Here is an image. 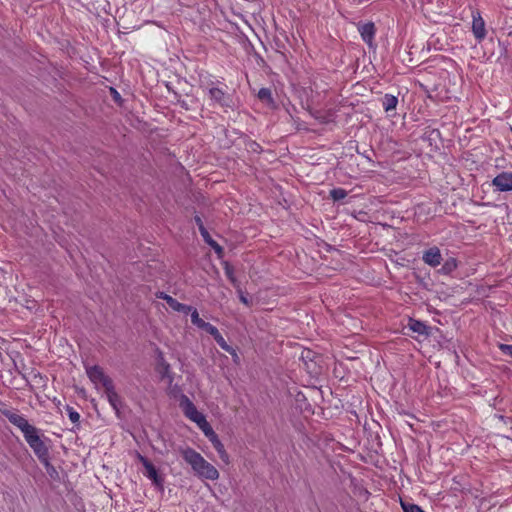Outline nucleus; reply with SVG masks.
Returning <instances> with one entry per match:
<instances>
[{"label":"nucleus","instance_id":"nucleus-32","mask_svg":"<svg viewBox=\"0 0 512 512\" xmlns=\"http://www.w3.org/2000/svg\"><path fill=\"white\" fill-rule=\"evenodd\" d=\"M111 94L113 95V98H114L115 101H119L120 100V95H119V93L114 88H111Z\"/></svg>","mask_w":512,"mask_h":512},{"label":"nucleus","instance_id":"nucleus-25","mask_svg":"<svg viewBox=\"0 0 512 512\" xmlns=\"http://www.w3.org/2000/svg\"><path fill=\"white\" fill-rule=\"evenodd\" d=\"M499 348L505 355L512 358V345L500 344Z\"/></svg>","mask_w":512,"mask_h":512},{"label":"nucleus","instance_id":"nucleus-31","mask_svg":"<svg viewBox=\"0 0 512 512\" xmlns=\"http://www.w3.org/2000/svg\"><path fill=\"white\" fill-rule=\"evenodd\" d=\"M207 438L209 439V441H210V442H214V440H217L219 437H218V435L213 431V432H211V433L208 435V437H207Z\"/></svg>","mask_w":512,"mask_h":512},{"label":"nucleus","instance_id":"nucleus-20","mask_svg":"<svg viewBox=\"0 0 512 512\" xmlns=\"http://www.w3.org/2000/svg\"><path fill=\"white\" fill-rule=\"evenodd\" d=\"M347 191L343 188H334L330 191V197L334 201L343 200L347 196Z\"/></svg>","mask_w":512,"mask_h":512},{"label":"nucleus","instance_id":"nucleus-18","mask_svg":"<svg viewBox=\"0 0 512 512\" xmlns=\"http://www.w3.org/2000/svg\"><path fill=\"white\" fill-rule=\"evenodd\" d=\"M214 338V340L217 342V344L226 352H232L233 351V347L230 346L226 340L224 339V337L220 334L219 331L216 332L215 335L212 336Z\"/></svg>","mask_w":512,"mask_h":512},{"label":"nucleus","instance_id":"nucleus-8","mask_svg":"<svg viewBox=\"0 0 512 512\" xmlns=\"http://www.w3.org/2000/svg\"><path fill=\"white\" fill-rule=\"evenodd\" d=\"M492 185L501 192L512 191V173L502 172L498 174L492 180Z\"/></svg>","mask_w":512,"mask_h":512},{"label":"nucleus","instance_id":"nucleus-12","mask_svg":"<svg viewBox=\"0 0 512 512\" xmlns=\"http://www.w3.org/2000/svg\"><path fill=\"white\" fill-rule=\"evenodd\" d=\"M359 31L363 41H365L369 46H371L375 35L374 24L366 23L359 28Z\"/></svg>","mask_w":512,"mask_h":512},{"label":"nucleus","instance_id":"nucleus-4","mask_svg":"<svg viewBox=\"0 0 512 512\" xmlns=\"http://www.w3.org/2000/svg\"><path fill=\"white\" fill-rule=\"evenodd\" d=\"M180 407L184 415L196 424L205 418V416L197 410L196 406L186 395H182L180 399Z\"/></svg>","mask_w":512,"mask_h":512},{"label":"nucleus","instance_id":"nucleus-6","mask_svg":"<svg viewBox=\"0 0 512 512\" xmlns=\"http://www.w3.org/2000/svg\"><path fill=\"white\" fill-rule=\"evenodd\" d=\"M209 98L220 105L221 107H231L232 106V98L229 94H227L223 89L218 87H210L208 89Z\"/></svg>","mask_w":512,"mask_h":512},{"label":"nucleus","instance_id":"nucleus-9","mask_svg":"<svg viewBox=\"0 0 512 512\" xmlns=\"http://www.w3.org/2000/svg\"><path fill=\"white\" fill-rule=\"evenodd\" d=\"M191 322L197 328L204 330L211 336L215 335L216 332L218 331V329L214 325L205 322L202 318H200L199 313L196 309H193V311L191 312Z\"/></svg>","mask_w":512,"mask_h":512},{"label":"nucleus","instance_id":"nucleus-5","mask_svg":"<svg viewBox=\"0 0 512 512\" xmlns=\"http://www.w3.org/2000/svg\"><path fill=\"white\" fill-rule=\"evenodd\" d=\"M87 375L93 383L101 384L104 389L112 384V380L105 375L103 369L99 366L88 367Z\"/></svg>","mask_w":512,"mask_h":512},{"label":"nucleus","instance_id":"nucleus-22","mask_svg":"<svg viewBox=\"0 0 512 512\" xmlns=\"http://www.w3.org/2000/svg\"><path fill=\"white\" fill-rule=\"evenodd\" d=\"M401 507L404 512H424L418 505L407 504L403 501H401Z\"/></svg>","mask_w":512,"mask_h":512},{"label":"nucleus","instance_id":"nucleus-16","mask_svg":"<svg viewBox=\"0 0 512 512\" xmlns=\"http://www.w3.org/2000/svg\"><path fill=\"white\" fill-rule=\"evenodd\" d=\"M211 443H212L213 447L215 448V450L217 451L220 459L225 464H229L230 463V457H229L228 453L226 452L225 447L222 444V442L220 441V439L218 438L217 440H214V442H211Z\"/></svg>","mask_w":512,"mask_h":512},{"label":"nucleus","instance_id":"nucleus-27","mask_svg":"<svg viewBox=\"0 0 512 512\" xmlns=\"http://www.w3.org/2000/svg\"><path fill=\"white\" fill-rule=\"evenodd\" d=\"M169 371V365L168 364H165L163 361H162V372H161V375H162V380L166 377L170 378V375L168 373Z\"/></svg>","mask_w":512,"mask_h":512},{"label":"nucleus","instance_id":"nucleus-13","mask_svg":"<svg viewBox=\"0 0 512 512\" xmlns=\"http://www.w3.org/2000/svg\"><path fill=\"white\" fill-rule=\"evenodd\" d=\"M139 460L143 464L144 467V474L152 479L155 484H158V475L155 467L152 465L151 462H149L145 457L138 455Z\"/></svg>","mask_w":512,"mask_h":512},{"label":"nucleus","instance_id":"nucleus-34","mask_svg":"<svg viewBox=\"0 0 512 512\" xmlns=\"http://www.w3.org/2000/svg\"><path fill=\"white\" fill-rule=\"evenodd\" d=\"M166 87H167V89L170 91V86H169V84H168V83L166 84Z\"/></svg>","mask_w":512,"mask_h":512},{"label":"nucleus","instance_id":"nucleus-14","mask_svg":"<svg viewBox=\"0 0 512 512\" xmlns=\"http://www.w3.org/2000/svg\"><path fill=\"white\" fill-rule=\"evenodd\" d=\"M105 393L113 409L118 412L120 400L118 394L114 390L113 383L110 385V387L105 388Z\"/></svg>","mask_w":512,"mask_h":512},{"label":"nucleus","instance_id":"nucleus-26","mask_svg":"<svg viewBox=\"0 0 512 512\" xmlns=\"http://www.w3.org/2000/svg\"><path fill=\"white\" fill-rule=\"evenodd\" d=\"M225 274L227 275V277L229 278V280L231 282H235V277H234V271H233V268L229 265H226L225 266Z\"/></svg>","mask_w":512,"mask_h":512},{"label":"nucleus","instance_id":"nucleus-2","mask_svg":"<svg viewBox=\"0 0 512 512\" xmlns=\"http://www.w3.org/2000/svg\"><path fill=\"white\" fill-rule=\"evenodd\" d=\"M25 440L29 444V446L33 449L39 460L46 466L49 467L48 460V449L44 442L40 439L37 434V429H34V433H29L25 436Z\"/></svg>","mask_w":512,"mask_h":512},{"label":"nucleus","instance_id":"nucleus-15","mask_svg":"<svg viewBox=\"0 0 512 512\" xmlns=\"http://www.w3.org/2000/svg\"><path fill=\"white\" fill-rule=\"evenodd\" d=\"M398 104V99L396 96L391 94H385L382 99V105L386 112H390L396 109Z\"/></svg>","mask_w":512,"mask_h":512},{"label":"nucleus","instance_id":"nucleus-10","mask_svg":"<svg viewBox=\"0 0 512 512\" xmlns=\"http://www.w3.org/2000/svg\"><path fill=\"white\" fill-rule=\"evenodd\" d=\"M423 261L432 267H436L441 264L442 255L438 247H431L426 250L422 257Z\"/></svg>","mask_w":512,"mask_h":512},{"label":"nucleus","instance_id":"nucleus-1","mask_svg":"<svg viewBox=\"0 0 512 512\" xmlns=\"http://www.w3.org/2000/svg\"><path fill=\"white\" fill-rule=\"evenodd\" d=\"M183 460L191 467L195 476L201 480L215 481L220 474L217 468L208 462L199 452L186 447L180 451Z\"/></svg>","mask_w":512,"mask_h":512},{"label":"nucleus","instance_id":"nucleus-11","mask_svg":"<svg viewBox=\"0 0 512 512\" xmlns=\"http://www.w3.org/2000/svg\"><path fill=\"white\" fill-rule=\"evenodd\" d=\"M162 300H165L173 311L181 312L183 314H188L193 311L191 306L182 304L167 294L162 293Z\"/></svg>","mask_w":512,"mask_h":512},{"label":"nucleus","instance_id":"nucleus-24","mask_svg":"<svg viewBox=\"0 0 512 512\" xmlns=\"http://www.w3.org/2000/svg\"><path fill=\"white\" fill-rule=\"evenodd\" d=\"M200 234L201 236L203 237L204 241L208 244V245H212V242H214L215 240L212 239V237L210 236L209 232L207 231V229H201L200 230Z\"/></svg>","mask_w":512,"mask_h":512},{"label":"nucleus","instance_id":"nucleus-3","mask_svg":"<svg viewBox=\"0 0 512 512\" xmlns=\"http://www.w3.org/2000/svg\"><path fill=\"white\" fill-rule=\"evenodd\" d=\"M2 414L9 420L10 423L18 427L23 432L24 437L29 433H34L35 427L30 425L28 421L17 412L10 409H4L2 410Z\"/></svg>","mask_w":512,"mask_h":512},{"label":"nucleus","instance_id":"nucleus-19","mask_svg":"<svg viewBox=\"0 0 512 512\" xmlns=\"http://www.w3.org/2000/svg\"><path fill=\"white\" fill-rule=\"evenodd\" d=\"M258 98L268 104L273 103L272 93L268 88H261L258 92Z\"/></svg>","mask_w":512,"mask_h":512},{"label":"nucleus","instance_id":"nucleus-30","mask_svg":"<svg viewBox=\"0 0 512 512\" xmlns=\"http://www.w3.org/2000/svg\"><path fill=\"white\" fill-rule=\"evenodd\" d=\"M228 353L233 357V361L235 363H239L240 358H239V356H238V354H237V352H236V350L234 348H233L232 352H228Z\"/></svg>","mask_w":512,"mask_h":512},{"label":"nucleus","instance_id":"nucleus-7","mask_svg":"<svg viewBox=\"0 0 512 512\" xmlns=\"http://www.w3.org/2000/svg\"><path fill=\"white\" fill-rule=\"evenodd\" d=\"M472 32L475 38L481 42L486 37L485 22L481 17L480 12L476 11L472 14Z\"/></svg>","mask_w":512,"mask_h":512},{"label":"nucleus","instance_id":"nucleus-28","mask_svg":"<svg viewBox=\"0 0 512 512\" xmlns=\"http://www.w3.org/2000/svg\"><path fill=\"white\" fill-rule=\"evenodd\" d=\"M194 220H195L196 225L198 226L199 231L201 229H205V226H204L203 221L200 216L196 215L194 217Z\"/></svg>","mask_w":512,"mask_h":512},{"label":"nucleus","instance_id":"nucleus-21","mask_svg":"<svg viewBox=\"0 0 512 512\" xmlns=\"http://www.w3.org/2000/svg\"><path fill=\"white\" fill-rule=\"evenodd\" d=\"M198 427L202 430V432L204 433V435L206 437H208V435L213 432V428L211 427V425L208 423V421L206 420V418H204L201 422H199L198 424Z\"/></svg>","mask_w":512,"mask_h":512},{"label":"nucleus","instance_id":"nucleus-23","mask_svg":"<svg viewBox=\"0 0 512 512\" xmlns=\"http://www.w3.org/2000/svg\"><path fill=\"white\" fill-rule=\"evenodd\" d=\"M67 411H68L69 419H70L73 423H77V422H79V420H80V415H79V413H78V412H76L75 410H73V408H71V407H68Z\"/></svg>","mask_w":512,"mask_h":512},{"label":"nucleus","instance_id":"nucleus-17","mask_svg":"<svg viewBox=\"0 0 512 512\" xmlns=\"http://www.w3.org/2000/svg\"><path fill=\"white\" fill-rule=\"evenodd\" d=\"M409 327L413 332H416L418 334H428L427 326L421 321L412 320L409 324Z\"/></svg>","mask_w":512,"mask_h":512},{"label":"nucleus","instance_id":"nucleus-33","mask_svg":"<svg viewBox=\"0 0 512 512\" xmlns=\"http://www.w3.org/2000/svg\"><path fill=\"white\" fill-rule=\"evenodd\" d=\"M240 300L242 303H244L245 305H249V301L247 299V297H245L244 295H240Z\"/></svg>","mask_w":512,"mask_h":512},{"label":"nucleus","instance_id":"nucleus-29","mask_svg":"<svg viewBox=\"0 0 512 512\" xmlns=\"http://www.w3.org/2000/svg\"><path fill=\"white\" fill-rule=\"evenodd\" d=\"M209 246L212 247L214 251L218 254H221L223 251V248L216 241L212 242V245Z\"/></svg>","mask_w":512,"mask_h":512}]
</instances>
